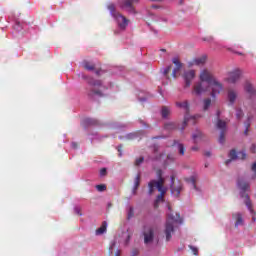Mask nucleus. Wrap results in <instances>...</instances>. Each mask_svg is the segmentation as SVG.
I'll use <instances>...</instances> for the list:
<instances>
[{"mask_svg":"<svg viewBox=\"0 0 256 256\" xmlns=\"http://www.w3.org/2000/svg\"><path fill=\"white\" fill-rule=\"evenodd\" d=\"M245 135H247V131H245Z\"/></svg>","mask_w":256,"mask_h":256,"instance_id":"8fccbe9b","label":"nucleus"},{"mask_svg":"<svg viewBox=\"0 0 256 256\" xmlns=\"http://www.w3.org/2000/svg\"><path fill=\"white\" fill-rule=\"evenodd\" d=\"M176 149H177L179 155H182V156L185 155V146H183V144L178 143L176 145Z\"/></svg>","mask_w":256,"mask_h":256,"instance_id":"a878e982","label":"nucleus"},{"mask_svg":"<svg viewBox=\"0 0 256 256\" xmlns=\"http://www.w3.org/2000/svg\"><path fill=\"white\" fill-rule=\"evenodd\" d=\"M217 129L220 131L219 143H225V131H227V124L225 121L218 120L216 123Z\"/></svg>","mask_w":256,"mask_h":256,"instance_id":"6e6552de","label":"nucleus"},{"mask_svg":"<svg viewBox=\"0 0 256 256\" xmlns=\"http://www.w3.org/2000/svg\"><path fill=\"white\" fill-rule=\"evenodd\" d=\"M145 245H151L155 238V230L151 227H146L143 232Z\"/></svg>","mask_w":256,"mask_h":256,"instance_id":"0eeeda50","label":"nucleus"},{"mask_svg":"<svg viewBox=\"0 0 256 256\" xmlns=\"http://www.w3.org/2000/svg\"><path fill=\"white\" fill-rule=\"evenodd\" d=\"M172 63H174L176 66L172 72V76L175 79L177 77V72H179L181 70V67H183V65L181 64V61H179V58H177V57L172 59Z\"/></svg>","mask_w":256,"mask_h":256,"instance_id":"6ab92c4d","label":"nucleus"},{"mask_svg":"<svg viewBox=\"0 0 256 256\" xmlns=\"http://www.w3.org/2000/svg\"><path fill=\"white\" fill-rule=\"evenodd\" d=\"M189 249H191V251H192V253H193L194 255H198L199 250L197 249V247H195V246H189Z\"/></svg>","mask_w":256,"mask_h":256,"instance_id":"c9c22d12","label":"nucleus"},{"mask_svg":"<svg viewBox=\"0 0 256 256\" xmlns=\"http://www.w3.org/2000/svg\"><path fill=\"white\" fill-rule=\"evenodd\" d=\"M171 193L174 195V197H179V194L181 193L182 186L181 184L176 185L175 184V177H171Z\"/></svg>","mask_w":256,"mask_h":256,"instance_id":"4468645a","label":"nucleus"},{"mask_svg":"<svg viewBox=\"0 0 256 256\" xmlns=\"http://www.w3.org/2000/svg\"><path fill=\"white\" fill-rule=\"evenodd\" d=\"M72 147H77V144L76 143H72Z\"/></svg>","mask_w":256,"mask_h":256,"instance_id":"c03bdc74","label":"nucleus"},{"mask_svg":"<svg viewBox=\"0 0 256 256\" xmlns=\"http://www.w3.org/2000/svg\"><path fill=\"white\" fill-rule=\"evenodd\" d=\"M208 91L211 89V95L212 97H215V95H219L221 91H223V84L215 78L209 85H207Z\"/></svg>","mask_w":256,"mask_h":256,"instance_id":"423d86ee","label":"nucleus"},{"mask_svg":"<svg viewBox=\"0 0 256 256\" xmlns=\"http://www.w3.org/2000/svg\"><path fill=\"white\" fill-rule=\"evenodd\" d=\"M176 106L185 111H189V102L187 100L183 102H176Z\"/></svg>","mask_w":256,"mask_h":256,"instance_id":"4be33fe9","label":"nucleus"},{"mask_svg":"<svg viewBox=\"0 0 256 256\" xmlns=\"http://www.w3.org/2000/svg\"><path fill=\"white\" fill-rule=\"evenodd\" d=\"M123 237H124V245H128L129 239H131V234L124 233Z\"/></svg>","mask_w":256,"mask_h":256,"instance_id":"473e14b6","label":"nucleus"},{"mask_svg":"<svg viewBox=\"0 0 256 256\" xmlns=\"http://www.w3.org/2000/svg\"><path fill=\"white\" fill-rule=\"evenodd\" d=\"M197 72L195 70H187L183 74V79L185 81V87H191L193 79H195Z\"/></svg>","mask_w":256,"mask_h":256,"instance_id":"1a4fd4ad","label":"nucleus"},{"mask_svg":"<svg viewBox=\"0 0 256 256\" xmlns=\"http://www.w3.org/2000/svg\"><path fill=\"white\" fill-rule=\"evenodd\" d=\"M169 71H171V66H168L165 70H164V75H167L169 73Z\"/></svg>","mask_w":256,"mask_h":256,"instance_id":"ea45409f","label":"nucleus"},{"mask_svg":"<svg viewBox=\"0 0 256 256\" xmlns=\"http://www.w3.org/2000/svg\"><path fill=\"white\" fill-rule=\"evenodd\" d=\"M113 247H115V242H112L110 245V251H112Z\"/></svg>","mask_w":256,"mask_h":256,"instance_id":"37998d69","label":"nucleus"},{"mask_svg":"<svg viewBox=\"0 0 256 256\" xmlns=\"http://www.w3.org/2000/svg\"><path fill=\"white\" fill-rule=\"evenodd\" d=\"M141 183V176L140 175H137L134 179V185L133 187H136V188H139V185Z\"/></svg>","mask_w":256,"mask_h":256,"instance_id":"c85d7f7f","label":"nucleus"},{"mask_svg":"<svg viewBox=\"0 0 256 256\" xmlns=\"http://www.w3.org/2000/svg\"><path fill=\"white\" fill-rule=\"evenodd\" d=\"M241 197H242L246 207H248V209L252 215L253 223H255V221H256L255 211L253 210V207L251 206V199L249 198V195H247L246 193H242Z\"/></svg>","mask_w":256,"mask_h":256,"instance_id":"f8f14e48","label":"nucleus"},{"mask_svg":"<svg viewBox=\"0 0 256 256\" xmlns=\"http://www.w3.org/2000/svg\"><path fill=\"white\" fill-rule=\"evenodd\" d=\"M216 77L208 69H202L199 74V82L193 86L192 95H203L209 91V85Z\"/></svg>","mask_w":256,"mask_h":256,"instance_id":"f257e3e1","label":"nucleus"},{"mask_svg":"<svg viewBox=\"0 0 256 256\" xmlns=\"http://www.w3.org/2000/svg\"><path fill=\"white\" fill-rule=\"evenodd\" d=\"M170 113H171V110H169V108L167 107L162 108V117L164 118L168 117Z\"/></svg>","mask_w":256,"mask_h":256,"instance_id":"7c9ffc66","label":"nucleus"},{"mask_svg":"<svg viewBox=\"0 0 256 256\" xmlns=\"http://www.w3.org/2000/svg\"><path fill=\"white\" fill-rule=\"evenodd\" d=\"M84 69H86L87 71H93V69H95V66L89 62H85Z\"/></svg>","mask_w":256,"mask_h":256,"instance_id":"cd10ccee","label":"nucleus"},{"mask_svg":"<svg viewBox=\"0 0 256 256\" xmlns=\"http://www.w3.org/2000/svg\"><path fill=\"white\" fill-rule=\"evenodd\" d=\"M187 183H190L194 189H197V186H195V177H190L186 179Z\"/></svg>","mask_w":256,"mask_h":256,"instance_id":"2f4dec72","label":"nucleus"},{"mask_svg":"<svg viewBox=\"0 0 256 256\" xmlns=\"http://www.w3.org/2000/svg\"><path fill=\"white\" fill-rule=\"evenodd\" d=\"M107 232V222H103L101 227L96 230V235H103Z\"/></svg>","mask_w":256,"mask_h":256,"instance_id":"5701e85b","label":"nucleus"},{"mask_svg":"<svg viewBox=\"0 0 256 256\" xmlns=\"http://www.w3.org/2000/svg\"><path fill=\"white\" fill-rule=\"evenodd\" d=\"M205 63H207V56L203 55L188 62V67H193L195 65L201 66L205 65Z\"/></svg>","mask_w":256,"mask_h":256,"instance_id":"ddd939ff","label":"nucleus"},{"mask_svg":"<svg viewBox=\"0 0 256 256\" xmlns=\"http://www.w3.org/2000/svg\"><path fill=\"white\" fill-rule=\"evenodd\" d=\"M92 87H93V92L90 95H99V97H101V91H103L104 87L101 85V81L96 80L93 83H91ZM95 89H100L98 91H95Z\"/></svg>","mask_w":256,"mask_h":256,"instance_id":"f3484780","label":"nucleus"},{"mask_svg":"<svg viewBox=\"0 0 256 256\" xmlns=\"http://www.w3.org/2000/svg\"><path fill=\"white\" fill-rule=\"evenodd\" d=\"M100 175H101V177H105V175H107V169L102 168V169L100 170Z\"/></svg>","mask_w":256,"mask_h":256,"instance_id":"4c0bfd02","label":"nucleus"},{"mask_svg":"<svg viewBox=\"0 0 256 256\" xmlns=\"http://www.w3.org/2000/svg\"><path fill=\"white\" fill-rule=\"evenodd\" d=\"M74 211H75V213H77V215H81V209L75 208Z\"/></svg>","mask_w":256,"mask_h":256,"instance_id":"79ce46f5","label":"nucleus"},{"mask_svg":"<svg viewBox=\"0 0 256 256\" xmlns=\"http://www.w3.org/2000/svg\"><path fill=\"white\" fill-rule=\"evenodd\" d=\"M133 3H139V0H121L119 6L129 11V13H133Z\"/></svg>","mask_w":256,"mask_h":256,"instance_id":"9b49d317","label":"nucleus"},{"mask_svg":"<svg viewBox=\"0 0 256 256\" xmlns=\"http://www.w3.org/2000/svg\"><path fill=\"white\" fill-rule=\"evenodd\" d=\"M237 97H239L237 90H234V89L228 90L227 99L230 105H234V103L237 101Z\"/></svg>","mask_w":256,"mask_h":256,"instance_id":"dca6fc26","label":"nucleus"},{"mask_svg":"<svg viewBox=\"0 0 256 256\" xmlns=\"http://www.w3.org/2000/svg\"><path fill=\"white\" fill-rule=\"evenodd\" d=\"M165 185V178L163 177H159V179L156 180H152L148 183V187H149V195H152L153 191H155V189H158L160 195L157 196V199L154 203V207H157V205H159V203H161V201H163V197L165 195V193H167V187H164Z\"/></svg>","mask_w":256,"mask_h":256,"instance_id":"7ed1b4c3","label":"nucleus"},{"mask_svg":"<svg viewBox=\"0 0 256 256\" xmlns=\"http://www.w3.org/2000/svg\"><path fill=\"white\" fill-rule=\"evenodd\" d=\"M120 254H121V252L118 251V252L115 254V256H119Z\"/></svg>","mask_w":256,"mask_h":256,"instance_id":"49530a36","label":"nucleus"},{"mask_svg":"<svg viewBox=\"0 0 256 256\" xmlns=\"http://www.w3.org/2000/svg\"><path fill=\"white\" fill-rule=\"evenodd\" d=\"M143 161H144L143 157H140V158L136 159L135 165H141V163H143Z\"/></svg>","mask_w":256,"mask_h":256,"instance_id":"e433bc0d","label":"nucleus"},{"mask_svg":"<svg viewBox=\"0 0 256 256\" xmlns=\"http://www.w3.org/2000/svg\"><path fill=\"white\" fill-rule=\"evenodd\" d=\"M236 117H237V119H241L243 117V110L237 109L236 110Z\"/></svg>","mask_w":256,"mask_h":256,"instance_id":"f704fd0d","label":"nucleus"},{"mask_svg":"<svg viewBox=\"0 0 256 256\" xmlns=\"http://www.w3.org/2000/svg\"><path fill=\"white\" fill-rule=\"evenodd\" d=\"M241 75H243L241 69L236 68L227 73L226 81L235 85L241 79Z\"/></svg>","mask_w":256,"mask_h":256,"instance_id":"39448f33","label":"nucleus"},{"mask_svg":"<svg viewBox=\"0 0 256 256\" xmlns=\"http://www.w3.org/2000/svg\"><path fill=\"white\" fill-rule=\"evenodd\" d=\"M209 39H210V41H213V37H210Z\"/></svg>","mask_w":256,"mask_h":256,"instance_id":"de8ad7c7","label":"nucleus"},{"mask_svg":"<svg viewBox=\"0 0 256 256\" xmlns=\"http://www.w3.org/2000/svg\"><path fill=\"white\" fill-rule=\"evenodd\" d=\"M244 89L245 91H247V93H250V94L255 93V88L253 87V84H251L250 82L245 83Z\"/></svg>","mask_w":256,"mask_h":256,"instance_id":"b1692460","label":"nucleus"},{"mask_svg":"<svg viewBox=\"0 0 256 256\" xmlns=\"http://www.w3.org/2000/svg\"><path fill=\"white\" fill-rule=\"evenodd\" d=\"M232 218L235 221V227H241L242 225H244L243 215H241V213H239V212L234 213L232 215Z\"/></svg>","mask_w":256,"mask_h":256,"instance_id":"aec40b11","label":"nucleus"},{"mask_svg":"<svg viewBox=\"0 0 256 256\" xmlns=\"http://www.w3.org/2000/svg\"><path fill=\"white\" fill-rule=\"evenodd\" d=\"M174 124L170 123V124H166V129H173Z\"/></svg>","mask_w":256,"mask_h":256,"instance_id":"a19ab883","label":"nucleus"},{"mask_svg":"<svg viewBox=\"0 0 256 256\" xmlns=\"http://www.w3.org/2000/svg\"><path fill=\"white\" fill-rule=\"evenodd\" d=\"M192 150L193 151H197V147H192Z\"/></svg>","mask_w":256,"mask_h":256,"instance_id":"a18cd8bd","label":"nucleus"},{"mask_svg":"<svg viewBox=\"0 0 256 256\" xmlns=\"http://www.w3.org/2000/svg\"><path fill=\"white\" fill-rule=\"evenodd\" d=\"M209 107H211V99L207 98L204 100V103H203L204 111L209 110Z\"/></svg>","mask_w":256,"mask_h":256,"instance_id":"bb28decb","label":"nucleus"},{"mask_svg":"<svg viewBox=\"0 0 256 256\" xmlns=\"http://www.w3.org/2000/svg\"><path fill=\"white\" fill-rule=\"evenodd\" d=\"M137 189H139V188L133 186V188H132V195H137Z\"/></svg>","mask_w":256,"mask_h":256,"instance_id":"58836bf2","label":"nucleus"},{"mask_svg":"<svg viewBox=\"0 0 256 256\" xmlns=\"http://www.w3.org/2000/svg\"><path fill=\"white\" fill-rule=\"evenodd\" d=\"M251 171L252 173L249 176V181H255L256 180V162L252 164Z\"/></svg>","mask_w":256,"mask_h":256,"instance_id":"393cba45","label":"nucleus"},{"mask_svg":"<svg viewBox=\"0 0 256 256\" xmlns=\"http://www.w3.org/2000/svg\"><path fill=\"white\" fill-rule=\"evenodd\" d=\"M192 138H193L194 143H199V141H201V139H203V133L201 131L197 130L196 132L193 133Z\"/></svg>","mask_w":256,"mask_h":256,"instance_id":"412c9836","label":"nucleus"},{"mask_svg":"<svg viewBox=\"0 0 256 256\" xmlns=\"http://www.w3.org/2000/svg\"><path fill=\"white\" fill-rule=\"evenodd\" d=\"M230 159L226 161V165H229L232 161H235V159H245L247 157V154L243 151L235 152V150L230 151L229 154Z\"/></svg>","mask_w":256,"mask_h":256,"instance_id":"9d476101","label":"nucleus"},{"mask_svg":"<svg viewBox=\"0 0 256 256\" xmlns=\"http://www.w3.org/2000/svg\"><path fill=\"white\" fill-rule=\"evenodd\" d=\"M128 219H131V218H133L134 217V215H135V210H133V207H129V209H128Z\"/></svg>","mask_w":256,"mask_h":256,"instance_id":"72a5a7b5","label":"nucleus"},{"mask_svg":"<svg viewBox=\"0 0 256 256\" xmlns=\"http://www.w3.org/2000/svg\"><path fill=\"white\" fill-rule=\"evenodd\" d=\"M197 119H201V115H199V114H195V115L187 114L184 118L183 125H187V123H192V125H195V121H197Z\"/></svg>","mask_w":256,"mask_h":256,"instance_id":"a211bd4d","label":"nucleus"},{"mask_svg":"<svg viewBox=\"0 0 256 256\" xmlns=\"http://www.w3.org/2000/svg\"><path fill=\"white\" fill-rule=\"evenodd\" d=\"M237 187L240 191H249L251 184L244 178H239L237 181Z\"/></svg>","mask_w":256,"mask_h":256,"instance_id":"2eb2a0df","label":"nucleus"},{"mask_svg":"<svg viewBox=\"0 0 256 256\" xmlns=\"http://www.w3.org/2000/svg\"><path fill=\"white\" fill-rule=\"evenodd\" d=\"M168 217L164 228V233L166 235V241H171L173 233H175V223H181V216L177 212L171 210V206L168 205Z\"/></svg>","mask_w":256,"mask_h":256,"instance_id":"f03ea898","label":"nucleus"},{"mask_svg":"<svg viewBox=\"0 0 256 256\" xmlns=\"http://www.w3.org/2000/svg\"><path fill=\"white\" fill-rule=\"evenodd\" d=\"M108 9L112 13L113 17L116 19L120 29H125V27H127V25H129V20H127V18H125V16L121 15L120 13L115 12L114 4L108 5Z\"/></svg>","mask_w":256,"mask_h":256,"instance_id":"20e7f679","label":"nucleus"},{"mask_svg":"<svg viewBox=\"0 0 256 256\" xmlns=\"http://www.w3.org/2000/svg\"><path fill=\"white\" fill-rule=\"evenodd\" d=\"M158 175H160V176H161V171H158Z\"/></svg>","mask_w":256,"mask_h":256,"instance_id":"09e8293b","label":"nucleus"},{"mask_svg":"<svg viewBox=\"0 0 256 256\" xmlns=\"http://www.w3.org/2000/svg\"><path fill=\"white\" fill-rule=\"evenodd\" d=\"M97 191L103 193V191H107V186L105 184H100L96 186Z\"/></svg>","mask_w":256,"mask_h":256,"instance_id":"c756f323","label":"nucleus"}]
</instances>
